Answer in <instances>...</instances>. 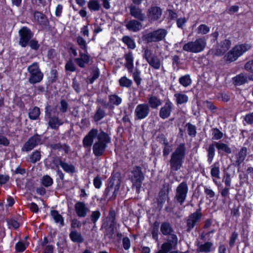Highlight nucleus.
I'll list each match as a JSON object with an SVG mask.
<instances>
[{"mask_svg": "<svg viewBox=\"0 0 253 253\" xmlns=\"http://www.w3.org/2000/svg\"><path fill=\"white\" fill-rule=\"evenodd\" d=\"M185 153L186 148L185 144L181 143L176 148L171 155L170 166L171 170L177 171L182 167Z\"/></svg>", "mask_w": 253, "mask_h": 253, "instance_id": "obj_1", "label": "nucleus"}, {"mask_svg": "<svg viewBox=\"0 0 253 253\" xmlns=\"http://www.w3.org/2000/svg\"><path fill=\"white\" fill-rule=\"evenodd\" d=\"M251 47L252 45L250 43H245L237 44L228 52L224 56V59L227 61H234L244 53L249 50Z\"/></svg>", "mask_w": 253, "mask_h": 253, "instance_id": "obj_2", "label": "nucleus"}, {"mask_svg": "<svg viewBox=\"0 0 253 253\" xmlns=\"http://www.w3.org/2000/svg\"><path fill=\"white\" fill-rule=\"evenodd\" d=\"M110 142V138L104 132L101 131L97 135V141L93 146L92 150L96 156L103 155L107 147V145Z\"/></svg>", "mask_w": 253, "mask_h": 253, "instance_id": "obj_3", "label": "nucleus"}, {"mask_svg": "<svg viewBox=\"0 0 253 253\" xmlns=\"http://www.w3.org/2000/svg\"><path fill=\"white\" fill-rule=\"evenodd\" d=\"M207 44L206 41L204 38H200L194 42H189L183 46L185 51L193 53H199L202 51Z\"/></svg>", "mask_w": 253, "mask_h": 253, "instance_id": "obj_4", "label": "nucleus"}, {"mask_svg": "<svg viewBox=\"0 0 253 253\" xmlns=\"http://www.w3.org/2000/svg\"><path fill=\"white\" fill-rule=\"evenodd\" d=\"M27 70L30 74L29 82L31 84L40 83L43 79V74L41 72L38 63L34 62L30 65Z\"/></svg>", "mask_w": 253, "mask_h": 253, "instance_id": "obj_5", "label": "nucleus"}, {"mask_svg": "<svg viewBox=\"0 0 253 253\" xmlns=\"http://www.w3.org/2000/svg\"><path fill=\"white\" fill-rule=\"evenodd\" d=\"M129 178L132 182L133 185L139 189L144 179L141 168L138 166L134 167L129 171Z\"/></svg>", "mask_w": 253, "mask_h": 253, "instance_id": "obj_6", "label": "nucleus"}, {"mask_svg": "<svg viewBox=\"0 0 253 253\" xmlns=\"http://www.w3.org/2000/svg\"><path fill=\"white\" fill-rule=\"evenodd\" d=\"M167 35V31L164 29H159L147 33L143 37V40L147 42H158L163 40Z\"/></svg>", "mask_w": 253, "mask_h": 253, "instance_id": "obj_7", "label": "nucleus"}, {"mask_svg": "<svg viewBox=\"0 0 253 253\" xmlns=\"http://www.w3.org/2000/svg\"><path fill=\"white\" fill-rule=\"evenodd\" d=\"M143 57L146 59L149 64L155 69H159L161 63L158 57L152 55L151 51L147 48L144 50Z\"/></svg>", "mask_w": 253, "mask_h": 253, "instance_id": "obj_8", "label": "nucleus"}, {"mask_svg": "<svg viewBox=\"0 0 253 253\" xmlns=\"http://www.w3.org/2000/svg\"><path fill=\"white\" fill-rule=\"evenodd\" d=\"M188 188L186 182H181L177 187L175 198L181 205L185 200L188 192Z\"/></svg>", "mask_w": 253, "mask_h": 253, "instance_id": "obj_9", "label": "nucleus"}, {"mask_svg": "<svg viewBox=\"0 0 253 253\" xmlns=\"http://www.w3.org/2000/svg\"><path fill=\"white\" fill-rule=\"evenodd\" d=\"M150 108L148 104L146 103L138 104L135 109V117L137 120H142L148 116Z\"/></svg>", "mask_w": 253, "mask_h": 253, "instance_id": "obj_10", "label": "nucleus"}, {"mask_svg": "<svg viewBox=\"0 0 253 253\" xmlns=\"http://www.w3.org/2000/svg\"><path fill=\"white\" fill-rule=\"evenodd\" d=\"M20 40L19 44L22 47H26L30 40L33 37V34L31 30L26 28H22L19 31Z\"/></svg>", "mask_w": 253, "mask_h": 253, "instance_id": "obj_11", "label": "nucleus"}, {"mask_svg": "<svg viewBox=\"0 0 253 253\" xmlns=\"http://www.w3.org/2000/svg\"><path fill=\"white\" fill-rule=\"evenodd\" d=\"M41 137L38 135L31 137L24 144L22 148L23 151L28 152L34 149L36 146L41 144Z\"/></svg>", "mask_w": 253, "mask_h": 253, "instance_id": "obj_12", "label": "nucleus"}, {"mask_svg": "<svg viewBox=\"0 0 253 253\" xmlns=\"http://www.w3.org/2000/svg\"><path fill=\"white\" fill-rule=\"evenodd\" d=\"M231 44V41L229 40L226 39L217 46L216 49L214 50L210 51V52H211L212 54L215 55H221L229 48Z\"/></svg>", "mask_w": 253, "mask_h": 253, "instance_id": "obj_13", "label": "nucleus"}, {"mask_svg": "<svg viewBox=\"0 0 253 253\" xmlns=\"http://www.w3.org/2000/svg\"><path fill=\"white\" fill-rule=\"evenodd\" d=\"M161 15L162 10L159 7L152 6L148 10L147 18L151 22L158 20Z\"/></svg>", "mask_w": 253, "mask_h": 253, "instance_id": "obj_14", "label": "nucleus"}, {"mask_svg": "<svg viewBox=\"0 0 253 253\" xmlns=\"http://www.w3.org/2000/svg\"><path fill=\"white\" fill-rule=\"evenodd\" d=\"M170 238L171 240H169L168 242L164 243L161 247V249L158 253H168L172 249L173 246L176 245L177 243L176 236L172 234L171 235Z\"/></svg>", "mask_w": 253, "mask_h": 253, "instance_id": "obj_15", "label": "nucleus"}, {"mask_svg": "<svg viewBox=\"0 0 253 253\" xmlns=\"http://www.w3.org/2000/svg\"><path fill=\"white\" fill-rule=\"evenodd\" d=\"M201 217L202 213L200 211H197L189 215L187 221V225L188 231L191 230L194 228L196 223L200 220Z\"/></svg>", "mask_w": 253, "mask_h": 253, "instance_id": "obj_16", "label": "nucleus"}, {"mask_svg": "<svg viewBox=\"0 0 253 253\" xmlns=\"http://www.w3.org/2000/svg\"><path fill=\"white\" fill-rule=\"evenodd\" d=\"M172 109V103L169 100H168L160 110V117L163 119L168 118L170 115Z\"/></svg>", "mask_w": 253, "mask_h": 253, "instance_id": "obj_17", "label": "nucleus"}, {"mask_svg": "<svg viewBox=\"0 0 253 253\" xmlns=\"http://www.w3.org/2000/svg\"><path fill=\"white\" fill-rule=\"evenodd\" d=\"M75 210L79 217H84L86 216L88 211V209L85 204L81 202H78L75 205Z\"/></svg>", "mask_w": 253, "mask_h": 253, "instance_id": "obj_18", "label": "nucleus"}, {"mask_svg": "<svg viewBox=\"0 0 253 253\" xmlns=\"http://www.w3.org/2000/svg\"><path fill=\"white\" fill-rule=\"evenodd\" d=\"M98 134V130L96 129H92L84 138L83 144L84 146H91L93 143V139L96 137L97 138Z\"/></svg>", "mask_w": 253, "mask_h": 253, "instance_id": "obj_19", "label": "nucleus"}, {"mask_svg": "<svg viewBox=\"0 0 253 253\" xmlns=\"http://www.w3.org/2000/svg\"><path fill=\"white\" fill-rule=\"evenodd\" d=\"M126 60L125 67L127 69L128 73H131L133 71L134 64H133V57L131 52H129L126 54L125 56Z\"/></svg>", "mask_w": 253, "mask_h": 253, "instance_id": "obj_20", "label": "nucleus"}, {"mask_svg": "<svg viewBox=\"0 0 253 253\" xmlns=\"http://www.w3.org/2000/svg\"><path fill=\"white\" fill-rule=\"evenodd\" d=\"M126 27L129 31L137 32L142 29V26L141 23L136 20H132L127 22L126 24Z\"/></svg>", "mask_w": 253, "mask_h": 253, "instance_id": "obj_21", "label": "nucleus"}, {"mask_svg": "<svg viewBox=\"0 0 253 253\" xmlns=\"http://www.w3.org/2000/svg\"><path fill=\"white\" fill-rule=\"evenodd\" d=\"M130 14L134 17L141 20L144 21L146 16L144 14L142 13L141 10L138 7L132 6L130 7Z\"/></svg>", "mask_w": 253, "mask_h": 253, "instance_id": "obj_22", "label": "nucleus"}, {"mask_svg": "<svg viewBox=\"0 0 253 253\" xmlns=\"http://www.w3.org/2000/svg\"><path fill=\"white\" fill-rule=\"evenodd\" d=\"M89 61V57L86 54H80V57L75 59V61L79 66L83 68L85 64H87Z\"/></svg>", "mask_w": 253, "mask_h": 253, "instance_id": "obj_23", "label": "nucleus"}, {"mask_svg": "<svg viewBox=\"0 0 253 253\" xmlns=\"http://www.w3.org/2000/svg\"><path fill=\"white\" fill-rule=\"evenodd\" d=\"M59 165L62 169L67 173L73 174L76 172L75 167L71 164L60 161Z\"/></svg>", "mask_w": 253, "mask_h": 253, "instance_id": "obj_24", "label": "nucleus"}, {"mask_svg": "<svg viewBox=\"0 0 253 253\" xmlns=\"http://www.w3.org/2000/svg\"><path fill=\"white\" fill-rule=\"evenodd\" d=\"M175 102L177 105L184 104L188 101L187 95L182 93H176L174 94Z\"/></svg>", "mask_w": 253, "mask_h": 253, "instance_id": "obj_25", "label": "nucleus"}, {"mask_svg": "<svg viewBox=\"0 0 253 253\" xmlns=\"http://www.w3.org/2000/svg\"><path fill=\"white\" fill-rule=\"evenodd\" d=\"M211 176L212 177L213 182L216 184V180L219 179L220 170L218 164H214L212 167L211 171Z\"/></svg>", "mask_w": 253, "mask_h": 253, "instance_id": "obj_26", "label": "nucleus"}, {"mask_svg": "<svg viewBox=\"0 0 253 253\" xmlns=\"http://www.w3.org/2000/svg\"><path fill=\"white\" fill-rule=\"evenodd\" d=\"M148 103L152 108L156 109L161 105L162 101L158 97L151 96L148 98Z\"/></svg>", "mask_w": 253, "mask_h": 253, "instance_id": "obj_27", "label": "nucleus"}, {"mask_svg": "<svg viewBox=\"0 0 253 253\" xmlns=\"http://www.w3.org/2000/svg\"><path fill=\"white\" fill-rule=\"evenodd\" d=\"M247 150L246 147H243L240 150L237 156L236 164L238 166H240L244 161L247 156Z\"/></svg>", "mask_w": 253, "mask_h": 253, "instance_id": "obj_28", "label": "nucleus"}, {"mask_svg": "<svg viewBox=\"0 0 253 253\" xmlns=\"http://www.w3.org/2000/svg\"><path fill=\"white\" fill-rule=\"evenodd\" d=\"M233 81L235 85H240L247 81V78L244 74H241L233 78Z\"/></svg>", "mask_w": 253, "mask_h": 253, "instance_id": "obj_29", "label": "nucleus"}, {"mask_svg": "<svg viewBox=\"0 0 253 253\" xmlns=\"http://www.w3.org/2000/svg\"><path fill=\"white\" fill-rule=\"evenodd\" d=\"M70 237L71 240L74 242L82 243L84 241L81 233L76 231H71L70 234Z\"/></svg>", "mask_w": 253, "mask_h": 253, "instance_id": "obj_30", "label": "nucleus"}, {"mask_svg": "<svg viewBox=\"0 0 253 253\" xmlns=\"http://www.w3.org/2000/svg\"><path fill=\"white\" fill-rule=\"evenodd\" d=\"M51 215L56 223H59L61 226L64 225L63 218L57 211H51Z\"/></svg>", "mask_w": 253, "mask_h": 253, "instance_id": "obj_31", "label": "nucleus"}, {"mask_svg": "<svg viewBox=\"0 0 253 253\" xmlns=\"http://www.w3.org/2000/svg\"><path fill=\"white\" fill-rule=\"evenodd\" d=\"M87 6L90 11H98L100 8V5L97 0H90L88 2Z\"/></svg>", "mask_w": 253, "mask_h": 253, "instance_id": "obj_32", "label": "nucleus"}, {"mask_svg": "<svg viewBox=\"0 0 253 253\" xmlns=\"http://www.w3.org/2000/svg\"><path fill=\"white\" fill-rule=\"evenodd\" d=\"M119 84L122 87H129L132 84V81L130 79L127 78L126 76L121 77L119 81Z\"/></svg>", "mask_w": 253, "mask_h": 253, "instance_id": "obj_33", "label": "nucleus"}, {"mask_svg": "<svg viewBox=\"0 0 253 253\" xmlns=\"http://www.w3.org/2000/svg\"><path fill=\"white\" fill-rule=\"evenodd\" d=\"M212 244L211 242H206L201 245L198 247V251L202 253H208L211 251Z\"/></svg>", "mask_w": 253, "mask_h": 253, "instance_id": "obj_34", "label": "nucleus"}, {"mask_svg": "<svg viewBox=\"0 0 253 253\" xmlns=\"http://www.w3.org/2000/svg\"><path fill=\"white\" fill-rule=\"evenodd\" d=\"M179 82L183 86L187 87L191 84L192 80L189 75H186L179 79Z\"/></svg>", "mask_w": 253, "mask_h": 253, "instance_id": "obj_35", "label": "nucleus"}, {"mask_svg": "<svg viewBox=\"0 0 253 253\" xmlns=\"http://www.w3.org/2000/svg\"><path fill=\"white\" fill-rule=\"evenodd\" d=\"M62 124L61 121L57 117L51 118L49 121V125L53 129L57 128Z\"/></svg>", "mask_w": 253, "mask_h": 253, "instance_id": "obj_36", "label": "nucleus"}, {"mask_svg": "<svg viewBox=\"0 0 253 253\" xmlns=\"http://www.w3.org/2000/svg\"><path fill=\"white\" fill-rule=\"evenodd\" d=\"M123 42L130 49H134L136 47L135 43L133 40L128 36H124L122 39Z\"/></svg>", "mask_w": 253, "mask_h": 253, "instance_id": "obj_37", "label": "nucleus"}, {"mask_svg": "<svg viewBox=\"0 0 253 253\" xmlns=\"http://www.w3.org/2000/svg\"><path fill=\"white\" fill-rule=\"evenodd\" d=\"M40 114V108L37 107H35L30 110L29 113V117L30 119L35 120L38 118Z\"/></svg>", "mask_w": 253, "mask_h": 253, "instance_id": "obj_38", "label": "nucleus"}, {"mask_svg": "<svg viewBox=\"0 0 253 253\" xmlns=\"http://www.w3.org/2000/svg\"><path fill=\"white\" fill-rule=\"evenodd\" d=\"M216 148L219 150L230 154L231 152V149L227 145L221 142H216L215 144Z\"/></svg>", "mask_w": 253, "mask_h": 253, "instance_id": "obj_39", "label": "nucleus"}, {"mask_svg": "<svg viewBox=\"0 0 253 253\" xmlns=\"http://www.w3.org/2000/svg\"><path fill=\"white\" fill-rule=\"evenodd\" d=\"M41 158V155L40 151L36 150L33 152L30 156L29 161L33 163H36L37 162L39 161Z\"/></svg>", "mask_w": 253, "mask_h": 253, "instance_id": "obj_40", "label": "nucleus"}, {"mask_svg": "<svg viewBox=\"0 0 253 253\" xmlns=\"http://www.w3.org/2000/svg\"><path fill=\"white\" fill-rule=\"evenodd\" d=\"M210 28L206 24H201L197 29V33L201 35H206L210 32Z\"/></svg>", "mask_w": 253, "mask_h": 253, "instance_id": "obj_41", "label": "nucleus"}, {"mask_svg": "<svg viewBox=\"0 0 253 253\" xmlns=\"http://www.w3.org/2000/svg\"><path fill=\"white\" fill-rule=\"evenodd\" d=\"M42 184L45 187H49L53 184V179L49 175L43 176L41 179Z\"/></svg>", "mask_w": 253, "mask_h": 253, "instance_id": "obj_42", "label": "nucleus"}, {"mask_svg": "<svg viewBox=\"0 0 253 253\" xmlns=\"http://www.w3.org/2000/svg\"><path fill=\"white\" fill-rule=\"evenodd\" d=\"M161 230L163 234L168 235L171 232L172 229L169 223L165 222L162 223L161 227Z\"/></svg>", "mask_w": 253, "mask_h": 253, "instance_id": "obj_43", "label": "nucleus"}, {"mask_svg": "<svg viewBox=\"0 0 253 253\" xmlns=\"http://www.w3.org/2000/svg\"><path fill=\"white\" fill-rule=\"evenodd\" d=\"M132 77L136 84L137 85H140L142 80L140 77V71L136 69L132 74Z\"/></svg>", "mask_w": 253, "mask_h": 253, "instance_id": "obj_44", "label": "nucleus"}, {"mask_svg": "<svg viewBox=\"0 0 253 253\" xmlns=\"http://www.w3.org/2000/svg\"><path fill=\"white\" fill-rule=\"evenodd\" d=\"M208 161L211 163L213 160L214 156V146L213 144L210 145L209 147L208 150Z\"/></svg>", "mask_w": 253, "mask_h": 253, "instance_id": "obj_45", "label": "nucleus"}, {"mask_svg": "<svg viewBox=\"0 0 253 253\" xmlns=\"http://www.w3.org/2000/svg\"><path fill=\"white\" fill-rule=\"evenodd\" d=\"M109 100L111 103L118 105L122 102V99L116 95H111L109 96Z\"/></svg>", "mask_w": 253, "mask_h": 253, "instance_id": "obj_46", "label": "nucleus"}, {"mask_svg": "<svg viewBox=\"0 0 253 253\" xmlns=\"http://www.w3.org/2000/svg\"><path fill=\"white\" fill-rule=\"evenodd\" d=\"M212 139L218 140L221 138L223 136V133L219 129L214 128L212 130Z\"/></svg>", "mask_w": 253, "mask_h": 253, "instance_id": "obj_47", "label": "nucleus"}, {"mask_svg": "<svg viewBox=\"0 0 253 253\" xmlns=\"http://www.w3.org/2000/svg\"><path fill=\"white\" fill-rule=\"evenodd\" d=\"M159 225L157 223H155L152 231L153 238L156 241L158 238Z\"/></svg>", "mask_w": 253, "mask_h": 253, "instance_id": "obj_48", "label": "nucleus"}, {"mask_svg": "<svg viewBox=\"0 0 253 253\" xmlns=\"http://www.w3.org/2000/svg\"><path fill=\"white\" fill-rule=\"evenodd\" d=\"M104 112L102 110L98 109L94 115V120L96 122L100 120L104 117Z\"/></svg>", "mask_w": 253, "mask_h": 253, "instance_id": "obj_49", "label": "nucleus"}, {"mask_svg": "<svg viewBox=\"0 0 253 253\" xmlns=\"http://www.w3.org/2000/svg\"><path fill=\"white\" fill-rule=\"evenodd\" d=\"M188 133L189 135L195 136L196 134V127L194 126L191 124H188Z\"/></svg>", "mask_w": 253, "mask_h": 253, "instance_id": "obj_50", "label": "nucleus"}, {"mask_svg": "<svg viewBox=\"0 0 253 253\" xmlns=\"http://www.w3.org/2000/svg\"><path fill=\"white\" fill-rule=\"evenodd\" d=\"M100 216V212L99 211H94L91 215V220L95 223Z\"/></svg>", "mask_w": 253, "mask_h": 253, "instance_id": "obj_51", "label": "nucleus"}, {"mask_svg": "<svg viewBox=\"0 0 253 253\" xmlns=\"http://www.w3.org/2000/svg\"><path fill=\"white\" fill-rule=\"evenodd\" d=\"M99 71L98 69H94L92 72V77L90 79V83L92 84L99 76Z\"/></svg>", "mask_w": 253, "mask_h": 253, "instance_id": "obj_52", "label": "nucleus"}, {"mask_svg": "<svg viewBox=\"0 0 253 253\" xmlns=\"http://www.w3.org/2000/svg\"><path fill=\"white\" fill-rule=\"evenodd\" d=\"M15 249L17 252H22L25 250L26 245L23 242H19L16 244Z\"/></svg>", "mask_w": 253, "mask_h": 253, "instance_id": "obj_53", "label": "nucleus"}, {"mask_svg": "<svg viewBox=\"0 0 253 253\" xmlns=\"http://www.w3.org/2000/svg\"><path fill=\"white\" fill-rule=\"evenodd\" d=\"M68 107L67 102L64 100H62L60 102V106L59 107V110L62 112H66L67 111Z\"/></svg>", "mask_w": 253, "mask_h": 253, "instance_id": "obj_54", "label": "nucleus"}, {"mask_svg": "<svg viewBox=\"0 0 253 253\" xmlns=\"http://www.w3.org/2000/svg\"><path fill=\"white\" fill-rule=\"evenodd\" d=\"M65 69L67 71L70 72H74L76 70V67L71 61H68L66 63L65 65Z\"/></svg>", "mask_w": 253, "mask_h": 253, "instance_id": "obj_55", "label": "nucleus"}, {"mask_svg": "<svg viewBox=\"0 0 253 253\" xmlns=\"http://www.w3.org/2000/svg\"><path fill=\"white\" fill-rule=\"evenodd\" d=\"M77 42L80 45V47L86 50V45L85 40L82 37H79L77 38Z\"/></svg>", "mask_w": 253, "mask_h": 253, "instance_id": "obj_56", "label": "nucleus"}, {"mask_svg": "<svg viewBox=\"0 0 253 253\" xmlns=\"http://www.w3.org/2000/svg\"><path fill=\"white\" fill-rule=\"evenodd\" d=\"M244 67L246 70L253 73V59L247 62Z\"/></svg>", "mask_w": 253, "mask_h": 253, "instance_id": "obj_57", "label": "nucleus"}, {"mask_svg": "<svg viewBox=\"0 0 253 253\" xmlns=\"http://www.w3.org/2000/svg\"><path fill=\"white\" fill-rule=\"evenodd\" d=\"M93 185L96 188L99 189L102 185L101 178L99 176L95 177L93 179Z\"/></svg>", "mask_w": 253, "mask_h": 253, "instance_id": "obj_58", "label": "nucleus"}, {"mask_svg": "<svg viewBox=\"0 0 253 253\" xmlns=\"http://www.w3.org/2000/svg\"><path fill=\"white\" fill-rule=\"evenodd\" d=\"M204 192L209 198H213L215 195L214 192L211 189L207 187H204Z\"/></svg>", "mask_w": 253, "mask_h": 253, "instance_id": "obj_59", "label": "nucleus"}, {"mask_svg": "<svg viewBox=\"0 0 253 253\" xmlns=\"http://www.w3.org/2000/svg\"><path fill=\"white\" fill-rule=\"evenodd\" d=\"M8 223L9 228H13L14 229H16L18 228L19 226V223L14 219L9 220L8 221Z\"/></svg>", "mask_w": 253, "mask_h": 253, "instance_id": "obj_60", "label": "nucleus"}, {"mask_svg": "<svg viewBox=\"0 0 253 253\" xmlns=\"http://www.w3.org/2000/svg\"><path fill=\"white\" fill-rule=\"evenodd\" d=\"M238 234L237 233L234 232L232 233L230 238V241H229V245L230 246H233L234 245V243L236 240V239L238 238Z\"/></svg>", "mask_w": 253, "mask_h": 253, "instance_id": "obj_61", "label": "nucleus"}, {"mask_svg": "<svg viewBox=\"0 0 253 253\" xmlns=\"http://www.w3.org/2000/svg\"><path fill=\"white\" fill-rule=\"evenodd\" d=\"M123 247L125 250H128L130 248V240L127 237H125L123 240Z\"/></svg>", "mask_w": 253, "mask_h": 253, "instance_id": "obj_62", "label": "nucleus"}, {"mask_svg": "<svg viewBox=\"0 0 253 253\" xmlns=\"http://www.w3.org/2000/svg\"><path fill=\"white\" fill-rule=\"evenodd\" d=\"M161 195L160 196L159 199L158 200V203L159 205H162L163 203L164 202L168 197V195L166 194V193H160Z\"/></svg>", "mask_w": 253, "mask_h": 253, "instance_id": "obj_63", "label": "nucleus"}, {"mask_svg": "<svg viewBox=\"0 0 253 253\" xmlns=\"http://www.w3.org/2000/svg\"><path fill=\"white\" fill-rule=\"evenodd\" d=\"M186 22V20L184 17L180 18L177 20V25L179 28H182Z\"/></svg>", "mask_w": 253, "mask_h": 253, "instance_id": "obj_64", "label": "nucleus"}]
</instances>
